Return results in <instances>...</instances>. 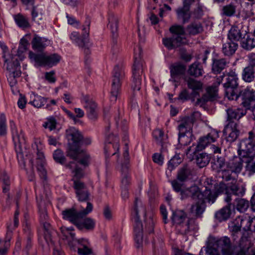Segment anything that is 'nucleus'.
Listing matches in <instances>:
<instances>
[{
  "instance_id": "obj_25",
  "label": "nucleus",
  "mask_w": 255,
  "mask_h": 255,
  "mask_svg": "<svg viewBox=\"0 0 255 255\" xmlns=\"http://www.w3.org/2000/svg\"><path fill=\"white\" fill-rule=\"evenodd\" d=\"M195 121L194 113H193L190 116L184 117L180 121L178 125V130L182 132L191 131L193 124Z\"/></svg>"
},
{
  "instance_id": "obj_29",
  "label": "nucleus",
  "mask_w": 255,
  "mask_h": 255,
  "mask_svg": "<svg viewBox=\"0 0 255 255\" xmlns=\"http://www.w3.org/2000/svg\"><path fill=\"white\" fill-rule=\"evenodd\" d=\"M246 110L241 108H229L227 110V120L230 122H234L233 120H239L246 114Z\"/></svg>"
},
{
  "instance_id": "obj_64",
  "label": "nucleus",
  "mask_w": 255,
  "mask_h": 255,
  "mask_svg": "<svg viewBox=\"0 0 255 255\" xmlns=\"http://www.w3.org/2000/svg\"><path fill=\"white\" fill-rule=\"evenodd\" d=\"M242 221V217L239 216L237 217L233 223V231L237 232L241 230L242 228L241 222Z\"/></svg>"
},
{
  "instance_id": "obj_6",
  "label": "nucleus",
  "mask_w": 255,
  "mask_h": 255,
  "mask_svg": "<svg viewBox=\"0 0 255 255\" xmlns=\"http://www.w3.org/2000/svg\"><path fill=\"white\" fill-rule=\"evenodd\" d=\"M171 220L181 234L186 235L195 229L194 221L187 218L186 214L183 210L174 211Z\"/></svg>"
},
{
  "instance_id": "obj_36",
  "label": "nucleus",
  "mask_w": 255,
  "mask_h": 255,
  "mask_svg": "<svg viewBox=\"0 0 255 255\" xmlns=\"http://www.w3.org/2000/svg\"><path fill=\"white\" fill-rule=\"evenodd\" d=\"M186 30L189 35H195L203 32V27L200 22L194 21L187 25Z\"/></svg>"
},
{
  "instance_id": "obj_13",
  "label": "nucleus",
  "mask_w": 255,
  "mask_h": 255,
  "mask_svg": "<svg viewBox=\"0 0 255 255\" xmlns=\"http://www.w3.org/2000/svg\"><path fill=\"white\" fill-rule=\"evenodd\" d=\"M125 76L124 71L122 66L116 65L113 71L112 84L111 100L115 102L117 100L119 89L121 85V81Z\"/></svg>"
},
{
  "instance_id": "obj_39",
  "label": "nucleus",
  "mask_w": 255,
  "mask_h": 255,
  "mask_svg": "<svg viewBox=\"0 0 255 255\" xmlns=\"http://www.w3.org/2000/svg\"><path fill=\"white\" fill-rule=\"evenodd\" d=\"M47 41L46 39L35 35L31 41L32 48L38 51H42L46 47Z\"/></svg>"
},
{
  "instance_id": "obj_17",
  "label": "nucleus",
  "mask_w": 255,
  "mask_h": 255,
  "mask_svg": "<svg viewBox=\"0 0 255 255\" xmlns=\"http://www.w3.org/2000/svg\"><path fill=\"white\" fill-rule=\"evenodd\" d=\"M245 187L240 183L236 179L228 183V195L225 197V201L227 203H230L233 200V196L238 197L243 196L245 193Z\"/></svg>"
},
{
  "instance_id": "obj_56",
  "label": "nucleus",
  "mask_w": 255,
  "mask_h": 255,
  "mask_svg": "<svg viewBox=\"0 0 255 255\" xmlns=\"http://www.w3.org/2000/svg\"><path fill=\"white\" fill-rule=\"evenodd\" d=\"M53 156L56 162L61 164H63L66 161V158L64 155V153L60 149H57L54 151Z\"/></svg>"
},
{
  "instance_id": "obj_33",
  "label": "nucleus",
  "mask_w": 255,
  "mask_h": 255,
  "mask_svg": "<svg viewBox=\"0 0 255 255\" xmlns=\"http://www.w3.org/2000/svg\"><path fill=\"white\" fill-rule=\"evenodd\" d=\"M12 229L10 225L7 226V232L4 241L0 240V254L4 255L10 247V241L11 238Z\"/></svg>"
},
{
  "instance_id": "obj_9",
  "label": "nucleus",
  "mask_w": 255,
  "mask_h": 255,
  "mask_svg": "<svg viewBox=\"0 0 255 255\" xmlns=\"http://www.w3.org/2000/svg\"><path fill=\"white\" fill-rule=\"evenodd\" d=\"M86 205V209H83L79 212L74 208L63 211L62 214L63 219L70 221L77 226L79 221L86 217L93 210V205L90 202H87Z\"/></svg>"
},
{
  "instance_id": "obj_24",
  "label": "nucleus",
  "mask_w": 255,
  "mask_h": 255,
  "mask_svg": "<svg viewBox=\"0 0 255 255\" xmlns=\"http://www.w3.org/2000/svg\"><path fill=\"white\" fill-rule=\"evenodd\" d=\"M224 133H228V135L226 137L227 141L233 142L237 139L240 132L238 129V126L237 123L230 122L226 126Z\"/></svg>"
},
{
  "instance_id": "obj_2",
  "label": "nucleus",
  "mask_w": 255,
  "mask_h": 255,
  "mask_svg": "<svg viewBox=\"0 0 255 255\" xmlns=\"http://www.w3.org/2000/svg\"><path fill=\"white\" fill-rule=\"evenodd\" d=\"M10 127L15 151L17 153V158L20 166L25 168L26 163L28 161L33 170V160L29 150L25 147V140L22 130L18 129L12 121L10 122Z\"/></svg>"
},
{
  "instance_id": "obj_7",
  "label": "nucleus",
  "mask_w": 255,
  "mask_h": 255,
  "mask_svg": "<svg viewBox=\"0 0 255 255\" xmlns=\"http://www.w3.org/2000/svg\"><path fill=\"white\" fill-rule=\"evenodd\" d=\"M212 186L206 187L203 192L199 190L197 192V197L206 199L207 201L209 203L215 202L219 194L225 193V197L228 195V184H226L223 182L214 185V191L212 190Z\"/></svg>"
},
{
  "instance_id": "obj_12",
  "label": "nucleus",
  "mask_w": 255,
  "mask_h": 255,
  "mask_svg": "<svg viewBox=\"0 0 255 255\" xmlns=\"http://www.w3.org/2000/svg\"><path fill=\"white\" fill-rule=\"evenodd\" d=\"M7 49L4 46L3 48V58L4 59V65H6V69L12 75L13 77H19L21 72L20 70V64L16 55L6 53L5 50Z\"/></svg>"
},
{
  "instance_id": "obj_54",
  "label": "nucleus",
  "mask_w": 255,
  "mask_h": 255,
  "mask_svg": "<svg viewBox=\"0 0 255 255\" xmlns=\"http://www.w3.org/2000/svg\"><path fill=\"white\" fill-rule=\"evenodd\" d=\"M47 99L42 97L38 95H34L33 101H30L29 104L32 105L34 107L39 108L44 106L47 102Z\"/></svg>"
},
{
  "instance_id": "obj_11",
  "label": "nucleus",
  "mask_w": 255,
  "mask_h": 255,
  "mask_svg": "<svg viewBox=\"0 0 255 255\" xmlns=\"http://www.w3.org/2000/svg\"><path fill=\"white\" fill-rule=\"evenodd\" d=\"M90 22V18L87 17L85 24L83 26L82 30L84 32L81 37H79V33L75 31L73 32L70 35V39L79 47L84 48V52L87 54L89 52V33Z\"/></svg>"
},
{
  "instance_id": "obj_37",
  "label": "nucleus",
  "mask_w": 255,
  "mask_h": 255,
  "mask_svg": "<svg viewBox=\"0 0 255 255\" xmlns=\"http://www.w3.org/2000/svg\"><path fill=\"white\" fill-rule=\"evenodd\" d=\"M177 18L181 20L183 24L188 22L191 18L190 9L184 7H178L176 10Z\"/></svg>"
},
{
  "instance_id": "obj_4",
  "label": "nucleus",
  "mask_w": 255,
  "mask_h": 255,
  "mask_svg": "<svg viewBox=\"0 0 255 255\" xmlns=\"http://www.w3.org/2000/svg\"><path fill=\"white\" fill-rule=\"evenodd\" d=\"M142 49L137 46L134 48V63L132 66L131 89L133 94L139 91L141 83V75L143 73V61L141 58Z\"/></svg>"
},
{
  "instance_id": "obj_50",
  "label": "nucleus",
  "mask_w": 255,
  "mask_h": 255,
  "mask_svg": "<svg viewBox=\"0 0 255 255\" xmlns=\"http://www.w3.org/2000/svg\"><path fill=\"white\" fill-rule=\"evenodd\" d=\"M0 180L2 183V191L4 193H6L9 190V186L10 181L9 177L6 173L3 171L0 175Z\"/></svg>"
},
{
  "instance_id": "obj_59",
  "label": "nucleus",
  "mask_w": 255,
  "mask_h": 255,
  "mask_svg": "<svg viewBox=\"0 0 255 255\" xmlns=\"http://www.w3.org/2000/svg\"><path fill=\"white\" fill-rule=\"evenodd\" d=\"M41 223L42 224L43 228L45 230L44 237L46 241L47 242H48L49 241L52 242V239L51 238V230L50 224L47 221L43 222Z\"/></svg>"
},
{
  "instance_id": "obj_51",
  "label": "nucleus",
  "mask_w": 255,
  "mask_h": 255,
  "mask_svg": "<svg viewBox=\"0 0 255 255\" xmlns=\"http://www.w3.org/2000/svg\"><path fill=\"white\" fill-rule=\"evenodd\" d=\"M235 201L237 209L241 212L246 211L249 207V202L246 199L236 198Z\"/></svg>"
},
{
  "instance_id": "obj_60",
  "label": "nucleus",
  "mask_w": 255,
  "mask_h": 255,
  "mask_svg": "<svg viewBox=\"0 0 255 255\" xmlns=\"http://www.w3.org/2000/svg\"><path fill=\"white\" fill-rule=\"evenodd\" d=\"M6 133V118L3 114L0 115V135H4Z\"/></svg>"
},
{
  "instance_id": "obj_47",
  "label": "nucleus",
  "mask_w": 255,
  "mask_h": 255,
  "mask_svg": "<svg viewBox=\"0 0 255 255\" xmlns=\"http://www.w3.org/2000/svg\"><path fill=\"white\" fill-rule=\"evenodd\" d=\"M210 158L206 153H202L197 155L196 161L200 168L206 166L209 163Z\"/></svg>"
},
{
  "instance_id": "obj_32",
  "label": "nucleus",
  "mask_w": 255,
  "mask_h": 255,
  "mask_svg": "<svg viewBox=\"0 0 255 255\" xmlns=\"http://www.w3.org/2000/svg\"><path fill=\"white\" fill-rule=\"evenodd\" d=\"M232 202L227 203V205L217 211L215 214V218L219 222L227 220L231 214V205Z\"/></svg>"
},
{
  "instance_id": "obj_28",
  "label": "nucleus",
  "mask_w": 255,
  "mask_h": 255,
  "mask_svg": "<svg viewBox=\"0 0 255 255\" xmlns=\"http://www.w3.org/2000/svg\"><path fill=\"white\" fill-rule=\"evenodd\" d=\"M186 82L188 88L192 90L191 96L193 97L198 96L199 91H201L203 88L202 83L192 78H187Z\"/></svg>"
},
{
  "instance_id": "obj_55",
  "label": "nucleus",
  "mask_w": 255,
  "mask_h": 255,
  "mask_svg": "<svg viewBox=\"0 0 255 255\" xmlns=\"http://www.w3.org/2000/svg\"><path fill=\"white\" fill-rule=\"evenodd\" d=\"M218 172L222 178L226 181H232L233 179H236L232 176L233 172L230 170L229 168L225 167L224 169L219 170Z\"/></svg>"
},
{
  "instance_id": "obj_52",
  "label": "nucleus",
  "mask_w": 255,
  "mask_h": 255,
  "mask_svg": "<svg viewBox=\"0 0 255 255\" xmlns=\"http://www.w3.org/2000/svg\"><path fill=\"white\" fill-rule=\"evenodd\" d=\"M245 39L242 42V47L246 50H251L255 47V39L254 37H251L249 35L245 37Z\"/></svg>"
},
{
  "instance_id": "obj_10",
  "label": "nucleus",
  "mask_w": 255,
  "mask_h": 255,
  "mask_svg": "<svg viewBox=\"0 0 255 255\" xmlns=\"http://www.w3.org/2000/svg\"><path fill=\"white\" fill-rule=\"evenodd\" d=\"M29 57L39 66H47L50 67L57 64L61 59V57L57 53L46 55L43 53L35 54L32 51L29 52Z\"/></svg>"
},
{
  "instance_id": "obj_1",
  "label": "nucleus",
  "mask_w": 255,
  "mask_h": 255,
  "mask_svg": "<svg viewBox=\"0 0 255 255\" xmlns=\"http://www.w3.org/2000/svg\"><path fill=\"white\" fill-rule=\"evenodd\" d=\"M192 177V172L190 167L187 165H184L178 169L176 178L171 182L173 190L180 193L182 199L188 197L197 198V192L199 190L197 186L184 189V183L191 179Z\"/></svg>"
},
{
  "instance_id": "obj_41",
  "label": "nucleus",
  "mask_w": 255,
  "mask_h": 255,
  "mask_svg": "<svg viewBox=\"0 0 255 255\" xmlns=\"http://www.w3.org/2000/svg\"><path fill=\"white\" fill-rule=\"evenodd\" d=\"M238 47V44L237 42H229L223 44L222 51L225 55L231 56L233 55Z\"/></svg>"
},
{
  "instance_id": "obj_14",
  "label": "nucleus",
  "mask_w": 255,
  "mask_h": 255,
  "mask_svg": "<svg viewBox=\"0 0 255 255\" xmlns=\"http://www.w3.org/2000/svg\"><path fill=\"white\" fill-rule=\"evenodd\" d=\"M232 100H238L241 99V104L247 110L255 106V96L253 90L249 88L245 89L239 93L237 91L231 98Z\"/></svg>"
},
{
  "instance_id": "obj_63",
  "label": "nucleus",
  "mask_w": 255,
  "mask_h": 255,
  "mask_svg": "<svg viewBox=\"0 0 255 255\" xmlns=\"http://www.w3.org/2000/svg\"><path fill=\"white\" fill-rule=\"evenodd\" d=\"M37 169L41 178L45 179L46 177V171L44 168V161H41L37 163Z\"/></svg>"
},
{
  "instance_id": "obj_18",
  "label": "nucleus",
  "mask_w": 255,
  "mask_h": 255,
  "mask_svg": "<svg viewBox=\"0 0 255 255\" xmlns=\"http://www.w3.org/2000/svg\"><path fill=\"white\" fill-rule=\"evenodd\" d=\"M238 152L241 157L245 159L255 157V143L250 139H243L239 144Z\"/></svg>"
},
{
  "instance_id": "obj_42",
  "label": "nucleus",
  "mask_w": 255,
  "mask_h": 255,
  "mask_svg": "<svg viewBox=\"0 0 255 255\" xmlns=\"http://www.w3.org/2000/svg\"><path fill=\"white\" fill-rule=\"evenodd\" d=\"M95 226V221L92 218H86L83 221L81 220L79 221L77 224V227L80 230H82L84 228L87 230H93Z\"/></svg>"
},
{
  "instance_id": "obj_40",
  "label": "nucleus",
  "mask_w": 255,
  "mask_h": 255,
  "mask_svg": "<svg viewBox=\"0 0 255 255\" xmlns=\"http://www.w3.org/2000/svg\"><path fill=\"white\" fill-rule=\"evenodd\" d=\"M199 255H220V254L215 247L213 242L209 239L206 247H204L201 249Z\"/></svg>"
},
{
  "instance_id": "obj_30",
  "label": "nucleus",
  "mask_w": 255,
  "mask_h": 255,
  "mask_svg": "<svg viewBox=\"0 0 255 255\" xmlns=\"http://www.w3.org/2000/svg\"><path fill=\"white\" fill-rule=\"evenodd\" d=\"M109 24L108 26L110 28L112 34L113 43H116L115 38L118 37V19L113 13H110L109 14Z\"/></svg>"
},
{
  "instance_id": "obj_3",
  "label": "nucleus",
  "mask_w": 255,
  "mask_h": 255,
  "mask_svg": "<svg viewBox=\"0 0 255 255\" xmlns=\"http://www.w3.org/2000/svg\"><path fill=\"white\" fill-rule=\"evenodd\" d=\"M65 167L71 170L73 174L72 180L74 182V188L75 190L76 196L80 201H87L90 193L84 182L80 179L84 177V173L75 162H70L65 164Z\"/></svg>"
},
{
  "instance_id": "obj_21",
  "label": "nucleus",
  "mask_w": 255,
  "mask_h": 255,
  "mask_svg": "<svg viewBox=\"0 0 255 255\" xmlns=\"http://www.w3.org/2000/svg\"><path fill=\"white\" fill-rule=\"evenodd\" d=\"M117 138L112 134L106 135L104 152L106 158L117 154L119 149V144Z\"/></svg>"
},
{
  "instance_id": "obj_62",
  "label": "nucleus",
  "mask_w": 255,
  "mask_h": 255,
  "mask_svg": "<svg viewBox=\"0 0 255 255\" xmlns=\"http://www.w3.org/2000/svg\"><path fill=\"white\" fill-rule=\"evenodd\" d=\"M245 162L247 164L246 166L247 170L252 173H255V157L246 159Z\"/></svg>"
},
{
  "instance_id": "obj_46",
  "label": "nucleus",
  "mask_w": 255,
  "mask_h": 255,
  "mask_svg": "<svg viewBox=\"0 0 255 255\" xmlns=\"http://www.w3.org/2000/svg\"><path fill=\"white\" fill-rule=\"evenodd\" d=\"M186 70L185 66L178 64L172 65L170 67V74L172 78H174L176 77L183 75L184 74Z\"/></svg>"
},
{
  "instance_id": "obj_58",
  "label": "nucleus",
  "mask_w": 255,
  "mask_h": 255,
  "mask_svg": "<svg viewBox=\"0 0 255 255\" xmlns=\"http://www.w3.org/2000/svg\"><path fill=\"white\" fill-rule=\"evenodd\" d=\"M182 161V160L179 155H175L168 162V169L170 170H172L175 167L180 164Z\"/></svg>"
},
{
  "instance_id": "obj_38",
  "label": "nucleus",
  "mask_w": 255,
  "mask_h": 255,
  "mask_svg": "<svg viewBox=\"0 0 255 255\" xmlns=\"http://www.w3.org/2000/svg\"><path fill=\"white\" fill-rule=\"evenodd\" d=\"M249 241L246 239H242L240 241L238 247H235L234 254L235 255H246L248 252L250 246Z\"/></svg>"
},
{
  "instance_id": "obj_35",
  "label": "nucleus",
  "mask_w": 255,
  "mask_h": 255,
  "mask_svg": "<svg viewBox=\"0 0 255 255\" xmlns=\"http://www.w3.org/2000/svg\"><path fill=\"white\" fill-rule=\"evenodd\" d=\"M238 7L237 1L231 2L223 6L221 9V14L227 17H232L235 15Z\"/></svg>"
},
{
  "instance_id": "obj_8",
  "label": "nucleus",
  "mask_w": 255,
  "mask_h": 255,
  "mask_svg": "<svg viewBox=\"0 0 255 255\" xmlns=\"http://www.w3.org/2000/svg\"><path fill=\"white\" fill-rule=\"evenodd\" d=\"M139 212H142L144 216H146L145 208L142 206L141 204L137 199L134 202V225L133 231L134 236V240L137 244L138 248L142 243L143 241V225L139 220L138 215Z\"/></svg>"
},
{
  "instance_id": "obj_26",
  "label": "nucleus",
  "mask_w": 255,
  "mask_h": 255,
  "mask_svg": "<svg viewBox=\"0 0 255 255\" xmlns=\"http://www.w3.org/2000/svg\"><path fill=\"white\" fill-rule=\"evenodd\" d=\"M192 198L194 200L198 199L199 201L195 204L192 205L191 212L194 214L196 218H201L206 208L205 201H207V200L198 197Z\"/></svg>"
},
{
  "instance_id": "obj_22",
  "label": "nucleus",
  "mask_w": 255,
  "mask_h": 255,
  "mask_svg": "<svg viewBox=\"0 0 255 255\" xmlns=\"http://www.w3.org/2000/svg\"><path fill=\"white\" fill-rule=\"evenodd\" d=\"M238 78L237 75L234 72H230L226 78V82L224 84V87L226 89V93L230 94L229 98L231 99L237 91L238 86Z\"/></svg>"
},
{
  "instance_id": "obj_19",
  "label": "nucleus",
  "mask_w": 255,
  "mask_h": 255,
  "mask_svg": "<svg viewBox=\"0 0 255 255\" xmlns=\"http://www.w3.org/2000/svg\"><path fill=\"white\" fill-rule=\"evenodd\" d=\"M124 160L121 164L122 188H128L129 185L130 176L129 174V157L128 148L123 153Z\"/></svg>"
},
{
  "instance_id": "obj_45",
  "label": "nucleus",
  "mask_w": 255,
  "mask_h": 255,
  "mask_svg": "<svg viewBox=\"0 0 255 255\" xmlns=\"http://www.w3.org/2000/svg\"><path fill=\"white\" fill-rule=\"evenodd\" d=\"M255 69L249 66L246 67L242 73L243 79L247 82H252L255 77Z\"/></svg>"
},
{
  "instance_id": "obj_20",
  "label": "nucleus",
  "mask_w": 255,
  "mask_h": 255,
  "mask_svg": "<svg viewBox=\"0 0 255 255\" xmlns=\"http://www.w3.org/2000/svg\"><path fill=\"white\" fill-rule=\"evenodd\" d=\"M82 102L88 118L92 121L96 120L98 118V106L96 102L88 95L83 96Z\"/></svg>"
},
{
  "instance_id": "obj_48",
  "label": "nucleus",
  "mask_w": 255,
  "mask_h": 255,
  "mask_svg": "<svg viewBox=\"0 0 255 255\" xmlns=\"http://www.w3.org/2000/svg\"><path fill=\"white\" fill-rule=\"evenodd\" d=\"M191 131H187L186 132H179L178 141L181 145H187L192 141Z\"/></svg>"
},
{
  "instance_id": "obj_16",
  "label": "nucleus",
  "mask_w": 255,
  "mask_h": 255,
  "mask_svg": "<svg viewBox=\"0 0 255 255\" xmlns=\"http://www.w3.org/2000/svg\"><path fill=\"white\" fill-rule=\"evenodd\" d=\"M213 244L219 250L223 255H232L234 254L235 247L232 244L231 240L227 237H223L220 239L211 238L209 239Z\"/></svg>"
},
{
  "instance_id": "obj_31",
  "label": "nucleus",
  "mask_w": 255,
  "mask_h": 255,
  "mask_svg": "<svg viewBox=\"0 0 255 255\" xmlns=\"http://www.w3.org/2000/svg\"><path fill=\"white\" fill-rule=\"evenodd\" d=\"M240 156L235 157L227 162V168L235 173H239L243 168V162H245Z\"/></svg>"
},
{
  "instance_id": "obj_34",
  "label": "nucleus",
  "mask_w": 255,
  "mask_h": 255,
  "mask_svg": "<svg viewBox=\"0 0 255 255\" xmlns=\"http://www.w3.org/2000/svg\"><path fill=\"white\" fill-rule=\"evenodd\" d=\"M228 62L224 58L212 59V71L215 74L220 73L227 66Z\"/></svg>"
},
{
  "instance_id": "obj_57",
  "label": "nucleus",
  "mask_w": 255,
  "mask_h": 255,
  "mask_svg": "<svg viewBox=\"0 0 255 255\" xmlns=\"http://www.w3.org/2000/svg\"><path fill=\"white\" fill-rule=\"evenodd\" d=\"M215 158V165L216 166L217 172L219 170L224 169L225 167L227 168V162H225V159L223 157H219L217 155Z\"/></svg>"
},
{
  "instance_id": "obj_61",
  "label": "nucleus",
  "mask_w": 255,
  "mask_h": 255,
  "mask_svg": "<svg viewBox=\"0 0 255 255\" xmlns=\"http://www.w3.org/2000/svg\"><path fill=\"white\" fill-rule=\"evenodd\" d=\"M169 30L173 35H183L185 33L183 27L181 25H173L170 27Z\"/></svg>"
},
{
  "instance_id": "obj_5",
  "label": "nucleus",
  "mask_w": 255,
  "mask_h": 255,
  "mask_svg": "<svg viewBox=\"0 0 255 255\" xmlns=\"http://www.w3.org/2000/svg\"><path fill=\"white\" fill-rule=\"evenodd\" d=\"M66 136L68 140L67 156L73 159H76L79 154V145L83 139V136L78 129L73 127L66 130Z\"/></svg>"
},
{
  "instance_id": "obj_44",
  "label": "nucleus",
  "mask_w": 255,
  "mask_h": 255,
  "mask_svg": "<svg viewBox=\"0 0 255 255\" xmlns=\"http://www.w3.org/2000/svg\"><path fill=\"white\" fill-rule=\"evenodd\" d=\"M188 73L191 76L198 77L202 75L203 69L200 63L194 62L189 66Z\"/></svg>"
},
{
  "instance_id": "obj_23",
  "label": "nucleus",
  "mask_w": 255,
  "mask_h": 255,
  "mask_svg": "<svg viewBox=\"0 0 255 255\" xmlns=\"http://www.w3.org/2000/svg\"><path fill=\"white\" fill-rule=\"evenodd\" d=\"M219 132L217 130H213L207 135L201 137L196 147L194 152L204 149L209 144L215 142L219 137Z\"/></svg>"
},
{
  "instance_id": "obj_27",
  "label": "nucleus",
  "mask_w": 255,
  "mask_h": 255,
  "mask_svg": "<svg viewBox=\"0 0 255 255\" xmlns=\"http://www.w3.org/2000/svg\"><path fill=\"white\" fill-rule=\"evenodd\" d=\"M245 36L246 35L243 33L242 28L237 25L232 26L228 33V38L232 42L239 41L245 38Z\"/></svg>"
},
{
  "instance_id": "obj_49",
  "label": "nucleus",
  "mask_w": 255,
  "mask_h": 255,
  "mask_svg": "<svg viewBox=\"0 0 255 255\" xmlns=\"http://www.w3.org/2000/svg\"><path fill=\"white\" fill-rule=\"evenodd\" d=\"M14 18L16 23L19 27L25 29L30 26L28 19L22 14L19 13L15 15Z\"/></svg>"
},
{
  "instance_id": "obj_43",
  "label": "nucleus",
  "mask_w": 255,
  "mask_h": 255,
  "mask_svg": "<svg viewBox=\"0 0 255 255\" xmlns=\"http://www.w3.org/2000/svg\"><path fill=\"white\" fill-rule=\"evenodd\" d=\"M153 136L157 144L163 148L164 145L166 143L167 136L165 135L163 131L159 129H155L153 131Z\"/></svg>"
},
{
  "instance_id": "obj_53",
  "label": "nucleus",
  "mask_w": 255,
  "mask_h": 255,
  "mask_svg": "<svg viewBox=\"0 0 255 255\" xmlns=\"http://www.w3.org/2000/svg\"><path fill=\"white\" fill-rule=\"evenodd\" d=\"M77 242L81 244L83 247L82 248H78V253L80 255H89L92 254V249L88 248L86 246V243L87 241L84 239L77 240Z\"/></svg>"
},
{
  "instance_id": "obj_15",
  "label": "nucleus",
  "mask_w": 255,
  "mask_h": 255,
  "mask_svg": "<svg viewBox=\"0 0 255 255\" xmlns=\"http://www.w3.org/2000/svg\"><path fill=\"white\" fill-rule=\"evenodd\" d=\"M224 76L218 77L213 85L207 89V93L202 98H198L196 102V105L202 106L208 101H214L217 96L218 86L221 84Z\"/></svg>"
}]
</instances>
